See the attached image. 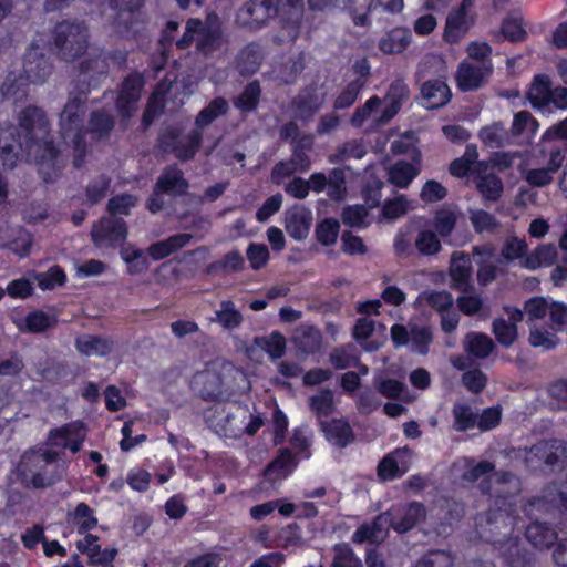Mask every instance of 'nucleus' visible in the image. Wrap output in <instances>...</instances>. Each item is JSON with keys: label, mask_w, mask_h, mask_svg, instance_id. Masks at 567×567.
I'll return each instance as SVG.
<instances>
[{"label": "nucleus", "mask_w": 567, "mask_h": 567, "mask_svg": "<svg viewBox=\"0 0 567 567\" xmlns=\"http://www.w3.org/2000/svg\"><path fill=\"white\" fill-rule=\"evenodd\" d=\"M202 141V132L198 128H194L183 138H178L175 131H168L162 136L161 143L164 151H172L179 161L187 162L195 157Z\"/></svg>", "instance_id": "nucleus-10"}, {"label": "nucleus", "mask_w": 567, "mask_h": 567, "mask_svg": "<svg viewBox=\"0 0 567 567\" xmlns=\"http://www.w3.org/2000/svg\"><path fill=\"white\" fill-rule=\"evenodd\" d=\"M137 204V198L131 194H120L109 199L106 210L109 216L115 218H123L122 216H128L131 209Z\"/></svg>", "instance_id": "nucleus-52"}, {"label": "nucleus", "mask_w": 567, "mask_h": 567, "mask_svg": "<svg viewBox=\"0 0 567 567\" xmlns=\"http://www.w3.org/2000/svg\"><path fill=\"white\" fill-rule=\"evenodd\" d=\"M511 505L498 503V505H494L495 508L489 507L477 514L475 532L480 539L496 547L513 534L516 517L511 514Z\"/></svg>", "instance_id": "nucleus-4"}, {"label": "nucleus", "mask_w": 567, "mask_h": 567, "mask_svg": "<svg viewBox=\"0 0 567 567\" xmlns=\"http://www.w3.org/2000/svg\"><path fill=\"white\" fill-rule=\"evenodd\" d=\"M410 30L395 28L381 38L379 49L386 54L401 53L410 43Z\"/></svg>", "instance_id": "nucleus-41"}, {"label": "nucleus", "mask_w": 567, "mask_h": 567, "mask_svg": "<svg viewBox=\"0 0 567 567\" xmlns=\"http://www.w3.org/2000/svg\"><path fill=\"white\" fill-rule=\"evenodd\" d=\"M114 127L113 117L105 111H93L89 120V130L99 137L109 136Z\"/></svg>", "instance_id": "nucleus-55"}, {"label": "nucleus", "mask_w": 567, "mask_h": 567, "mask_svg": "<svg viewBox=\"0 0 567 567\" xmlns=\"http://www.w3.org/2000/svg\"><path fill=\"white\" fill-rule=\"evenodd\" d=\"M419 171L408 162H398L389 171V181L400 188H405L416 177Z\"/></svg>", "instance_id": "nucleus-50"}, {"label": "nucleus", "mask_w": 567, "mask_h": 567, "mask_svg": "<svg viewBox=\"0 0 567 567\" xmlns=\"http://www.w3.org/2000/svg\"><path fill=\"white\" fill-rule=\"evenodd\" d=\"M421 94L426 102V109L431 110L445 105L451 99L450 87L440 80L426 81L422 85Z\"/></svg>", "instance_id": "nucleus-31"}, {"label": "nucleus", "mask_w": 567, "mask_h": 567, "mask_svg": "<svg viewBox=\"0 0 567 567\" xmlns=\"http://www.w3.org/2000/svg\"><path fill=\"white\" fill-rule=\"evenodd\" d=\"M324 103V96L319 94L316 87L301 91L291 101L295 115L302 122L310 121Z\"/></svg>", "instance_id": "nucleus-23"}, {"label": "nucleus", "mask_w": 567, "mask_h": 567, "mask_svg": "<svg viewBox=\"0 0 567 567\" xmlns=\"http://www.w3.org/2000/svg\"><path fill=\"white\" fill-rule=\"evenodd\" d=\"M320 427L326 440L339 449H343L354 441V433L344 420H321Z\"/></svg>", "instance_id": "nucleus-27"}, {"label": "nucleus", "mask_w": 567, "mask_h": 567, "mask_svg": "<svg viewBox=\"0 0 567 567\" xmlns=\"http://www.w3.org/2000/svg\"><path fill=\"white\" fill-rule=\"evenodd\" d=\"M228 111V103L224 97H215L209 104L204 107L195 120L196 128L199 131L208 126L218 116L226 114Z\"/></svg>", "instance_id": "nucleus-45"}, {"label": "nucleus", "mask_w": 567, "mask_h": 567, "mask_svg": "<svg viewBox=\"0 0 567 567\" xmlns=\"http://www.w3.org/2000/svg\"><path fill=\"white\" fill-rule=\"evenodd\" d=\"M367 151L363 144L358 140L346 142L336 154L330 155L331 163H342L349 158H361L365 155Z\"/></svg>", "instance_id": "nucleus-59"}, {"label": "nucleus", "mask_w": 567, "mask_h": 567, "mask_svg": "<svg viewBox=\"0 0 567 567\" xmlns=\"http://www.w3.org/2000/svg\"><path fill=\"white\" fill-rule=\"evenodd\" d=\"M59 453L50 450L30 449L23 453L17 467V474L25 488L43 489L61 480L48 467L55 463Z\"/></svg>", "instance_id": "nucleus-2"}, {"label": "nucleus", "mask_w": 567, "mask_h": 567, "mask_svg": "<svg viewBox=\"0 0 567 567\" xmlns=\"http://www.w3.org/2000/svg\"><path fill=\"white\" fill-rule=\"evenodd\" d=\"M224 43L221 21L216 13H208L197 29L196 49L204 55L219 50Z\"/></svg>", "instance_id": "nucleus-13"}, {"label": "nucleus", "mask_w": 567, "mask_h": 567, "mask_svg": "<svg viewBox=\"0 0 567 567\" xmlns=\"http://www.w3.org/2000/svg\"><path fill=\"white\" fill-rule=\"evenodd\" d=\"M25 154L28 157L33 155L44 182L50 183L55 179L60 169V151L54 146L52 140L45 137L31 144H25Z\"/></svg>", "instance_id": "nucleus-8"}, {"label": "nucleus", "mask_w": 567, "mask_h": 567, "mask_svg": "<svg viewBox=\"0 0 567 567\" xmlns=\"http://www.w3.org/2000/svg\"><path fill=\"white\" fill-rule=\"evenodd\" d=\"M412 452L409 447L396 449L388 454L378 465L379 477L385 481L404 475L409 470V463L403 461V458H409Z\"/></svg>", "instance_id": "nucleus-26"}, {"label": "nucleus", "mask_w": 567, "mask_h": 567, "mask_svg": "<svg viewBox=\"0 0 567 567\" xmlns=\"http://www.w3.org/2000/svg\"><path fill=\"white\" fill-rule=\"evenodd\" d=\"M19 126L24 131L25 144H31L50 136L49 120L45 112L34 105H30L21 111Z\"/></svg>", "instance_id": "nucleus-14"}, {"label": "nucleus", "mask_w": 567, "mask_h": 567, "mask_svg": "<svg viewBox=\"0 0 567 567\" xmlns=\"http://www.w3.org/2000/svg\"><path fill=\"white\" fill-rule=\"evenodd\" d=\"M312 224V214L303 206H293L286 212L285 228L286 231L296 240L307 238Z\"/></svg>", "instance_id": "nucleus-24"}, {"label": "nucleus", "mask_w": 567, "mask_h": 567, "mask_svg": "<svg viewBox=\"0 0 567 567\" xmlns=\"http://www.w3.org/2000/svg\"><path fill=\"white\" fill-rule=\"evenodd\" d=\"M262 58L261 47L256 43H250L238 53L236 68L244 76L252 75L259 70Z\"/></svg>", "instance_id": "nucleus-34"}, {"label": "nucleus", "mask_w": 567, "mask_h": 567, "mask_svg": "<svg viewBox=\"0 0 567 567\" xmlns=\"http://www.w3.org/2000/svg\"><path fill=\"white\" fill-rule=\"evenodd\" d=\"M533 107L543 109L550 103L551 83L547 75L539 74L534 81L527 93Z\"/></svg>", "instance_id": "nucleus-39"}, {"label": "nucleus", "mask_w": 567, "mask_h": 567, "mask_svg": "<svg viewBox=\"0 0 567 567\" xmlns=\"http://www.w3.org/2000/svg\"><path fill=\"white\" fill-rule=\"evenodd\" d=\"M565 161V155L557 147L549 150V159L545 167L525 171L524 179L533 187H546L554 181V175L559 171Z\"/></svg>", "instance_id": "nucleus-19"}, {"label": "nucleus", "mask_w": 567, "mask_h": 567, "mask_svg": "<svg viewBox=\"0 0 567 567\" xmlns=\"http://www.w3.org/2000/svg\"><path fill=\"white\" fill-rule=\"evenodd\" d=\"M246 12L251 21L257 24H262L280 13L274 0H250L246 4Z\"/></svg>", "instance_id": "nucleus-43"}, {"label": "nucleus", "mask_w": 567, "mask_h": 567, "mask_svg": "<svg viewBox=\"0 0 567 567\" xmlns=\"http://www.w3.org/2000/svg\"><path fill=\"white\" fill-rule=\"evenodd\" d=\"M470 220L474 230L478 234L493 231L499 227V221L495 216L483 209H471Z\"/></svg>", "instance_id": "nucleus-58"}, {"label": "nucleus", "mask_w": 567, "mask_h": 567, "mask_svg": "<svg viewBox=\"0 0 567 567\" xmlns=\"http://www.w3.org/2000/svg\"><path fill=\"white\" fill-rule=\"evenodd\" d=\"M496 348L492 338L480 332H470L464 339L465 351L476 359L487 358Z\"/></svg>", "instance_id": "nucleus-37"}, {"label": "nucleus", "mask_w": 567, "mask_h": 567, "mask_svg": "<svg viewBox=\"0 0 567 567\" xmlns=\"http://www.w3.org/2000/svg\"><path fill=\"white\" fill-rule=\"evenodd\" d=\"M525 536L528 543L539 550L550 548L558 538V534L551 525L537 519L530 520L525 529Z\"/></svg>", "instance_id": "nucleus-28"}, {"label": "nucleus", "mask_w": 567, "mask_h": 567, "mask_svg": "<svg viewBox=\"0 0 567 567\" xmlns=\"http://www.w3.org/2000/svg\"><path fill=\"white\" fill-rule=\"evenodd\" d=\"M558 251L555 244H542L532 254L525 256L522 265L528 269L549 267L557 260Z\"/></svg>", "instance_id": "nucleus-35"}, {"label": "nucleus", "mask_w": 567, "mask_h": 567, "mask_svg": "<svg viewBox=\"0 0 567 567\" xmlns=\"http://www.w3.org/2000/svg\"><path fill=\"white\" fill-rule=\"evenodd\" d=\"M475 186L482 197L488 202L498 200L504 189L502 179L495 174L478 176Z\"/></svg>", "instance_id": "nucleus-44"}, {"label": "nucleus", "mask_w": 567, "mask_h": 567, "mask_svg": "<svg viewBox=\"0 0 567 567\" xmlns=\"http://www.w3.org/2000/svg\"><path fill=\"white\" fill-rule=\"evenodd\" d=\"M414 245L417 251L424 256L437 255L442 249L437 234L432 230H421L415 238Z\"/></svg>", "instance_id": "nucleus-53"}, {"label": "nucleus", "mask_w": 567, "mask_h": 567, "mask_svg": "<svg viewBox=\"0 0 567 567\" xmlns=\"http://www.w3.org/2000/svg\"><path fill=\"white\" fill-rule=\"evenodd\" d=\"M473 7V0H462L461 4L447 14L444 30V39L447 42H457L474 24Z\"/></svg>", "instance_id": "nucleus-12"}, {"label": "nucleus", "mask_w": 567, "mask_h": 567, "mask_svg": "<svg viewBox=\"0 0 567 567\" xmlns=\"http://www.w3.org/2000/svg\"><path fill=\"white\" fill-rule=\"evenodd\" d=\"M494 477L495 484L498 486L493 493L494 505H498V503L509 505L508 498L519 492V480L511 472H498Z\"/></svg>", "instance_id": "nucleus-32"}, {"label": "nucleus", "mask_w": 567, "mask_h": 567, "mask_svg": "<svg viewBox=\"0 0 567 567\" xmlns=\"http://www.w3.org/2000/svg\"><path fill=\"white\" fill-rule=\"evenodd\" d=\"M89 38V28L84 22L61 21L52 32L53 53L64 62H74L87 51Z\"/></svg>", "instance_id": "nucleus-3"}, {"label": "nucleus", "mask_w": 567, "mask_h": 567, "mask_svg": "<svg viewBox=\"0 0 567 567\" xmlns=\"http://www.w3.org/2000/svg\"><path fill=\"white\" fill-rule=\"evenodd\" d=\"M261 87L257 80L249 82L244 90L233 99L234 106L241 112H254L260 101Z\"/></svg>", "instance_id": "nucleus-42"}, {"label": "nucleus", "mask_w": 567, "mask_h": 567, "mask_svg": "<svg viewBox=\"0 0 567 567\" xmlns=\"http://www.w3.org/2000/svg\"><path fill=\"white\" fill-rule=\"evenodd\" d=\"M494 548L508 567H530L534 561L533 554L522 545L519 537L513 534Z\"/></svg>", "instance_id": "nucleus-21"}, {"label": "nucleus", "mask_w": 567, "mask_h": 567, "mask_svg": "<svg viewBox=\"0 0 567 567\" xmlns=\"http://www.w3.org/2000/svg\"><path fill=\"white\" fill-rule=\"evenodd\" d=\"M305 63L301 54L289 56L281 63L278 71V78L285 84H291L296 81L297 76L303 71Z\"/></svg>", "instance_id": "nucleus-56"}, {"label": "nucleus", "mask_w": 567, "mask_h": 567, "mask_svg": "<svg viewBox=\"0 0 567 567\" xmlns=\"http://www.w3.org/2000/svg\"><path fill=\"white\" fill-rule=\"evenodd\" d=\"M311 412L321 421L323 416H328L334 411V398L330 389H321L318 394L309 399Z\"/></svg>", "instance_id": "nucleus-47"}, {"label": "nucleus", "mask_w": 567, "mask_h": 567, "mask_svg": "<svg viewBox=\"0 0 567 567\" xmlns=\"http://www.w3.org/2000/svg\"><path fill=\"white\" fill-rule=\"evenodd\" d=\"M233 413L229 403H216L206 411V422L216 434L224 437H236L238 429L233 426Z\"/></svg>", "instance_id": "nucleus-22"}, {"label": "nucleus", "mask_w": 567, "mask_h": 567, "mask_svg": "<svg viewBox=\"0 0 567 567\" xmlns=\"http://www.w3.org/2000/svg\"><path fill=\"white\" fill-rule=\"evenodd\" d=\"M291 342L302 353L313 354L321 348L322 334L313 326H300L295 330Z\"/></svg>", "instance_id": "nucleus-29"}, {"label": "nucleus", "mask_w": 567, "mask_h": 567, "mask_svg": "<svg viewBox=\"0 0 567 567\" xmlns=\"http://www.w3.org/2000/svg\"><path fill=\"white\" fill-rule=\"evenodd\" d=\"M561 502L564 501L559 494V486L549 484L542 489L539 495L527 499L522 509L530 520H540L543 516L556 511L563 512Z\"/></svg>", "instance_id": "nucleus-9"}, {"label": "nucleus", "mask_w": 567, "mask_h": 567, "mask_svg": "<svg viewBox=\"0 0 567 567\" xmlns=\"http://www.w3.org/2000/svg\"><path fill=\"white\" fill-rule=\"evenodd\" d=\"M492 73L491 62H462L456 71L455 80L461 91L477 90Z\"/></svg>", "instance_id": "nucleus-15"}, {"label": "nucleus", "mask_w": 567, "mask_h": 567, "mask_svg": "<svg viewBox=\"0 0 567 567\" xmlns=\"http://www.w3.org/2000/svg\"><path fill=\"white\" fill-rule=\"evenodd\" d=\"M454 560L450 553L434 549L425 553L415 564V567H453Z\"/></svg>", "instance_id": "nucleus-63"}, {"label": "nucleus", "mask_w": 567, "mask_h": 567, "mask_svg": "<svg viewBox=\"0 0 567 567\" xmlns=\"http://www.w3.org/2000/svg\"><path fill=\"white\" fill-rule=\"evenodd\" d=\"M235 367L225 360L215 361L194 377V386L205 400H214L229 393V377Z\"/></svg>", "instance_id": "nucleus-5"}, {"label": "nucleus", "mask_w": 567, "mask_h": 567, "mask_svg": "<svg viewBox=\"0 0 567 567\" xmlns=\"http://www.w3.org/2000/svg\"><path fill=\"white\" fill-rule=\"evenodd\" d=\"M472 271L470 256L463 251H454L449 267L450 287L458 292H473Z\"/></svg>", "instance_id": "nucleus-17"}, {"label": "nucleus", "mask_w": 567, "mask_h": 567, "mask_svg": "<svg viewBox=\"0 0 567 567\" xmlns=\"http://www.w3.org/2000/svg\"><path fill=\"white\" fill-rule=\"evenodd\" d=\"M25 153V144L20 140L19 131L13 125L0 130V161L8 169H13Z\"/></svg>", "instance_id": "nucleus-16"}, {"label": "nucleus", "mask_w": 567, "mask_h": 567, "mask_svg": "<svg viewBox=\"0 0 567 567\" xmlns=\"http://www.w3.org/2000/svg\"><path fill=\"white\" fill-rule=\"evenodd\" d=\"M567 462V446L560 440H540L529 447L527 467L560 470Z\"/></svg>", "instance_id": "nucleus-6"}, {"label": "nucleus", "mask_w": 567, "mask_h": 567, "mask_svg": "<svg viewBox=\"0 0 567 567\" xmlns=\"http://www.w3.org/2000/svg\"><path fill=\"white\" fill-rule=\"evenodd\" d=\"M75 349L84 355L105 357L113 351L114 342L110 338L82 334L75 339Z\"/></svg>", "instance_id": "nucleus-30"}, {"label": "nucleus", "mask_w": 567, "mask_h": 567, "mask_svg": "<svg viewBox=\"0 0 567 567\" xmlns=\"http://www.w3.org/2000/svg\"><path fill=\"white\" fill-rule=\"evenodd\" d=\"M313 135L303 134L296 141H291V163L297 165L299 172H306L310 168L311 161L308 156V152L313 147Z\"/></svg>", "instance_id": "nucleus-38"}, {"label": "nucleus", "mask_w": 567, "mask_h": 567, "mask_svg": "<svg viewBox=\"0 0 567 567\" xmlns=\"http://www.w3.org/2000/svg\"><path fill=\"white\" fill-rule=\"evenodd\" d=\"M394 525V511L390 509L388 512L381 513L378 515L373 522L372 525H370V528L372 530V543L373 544H380L382 543L386 537L389 533V528H393Z\"/></svg>", "instance_id": "nucleus-54"}, {"label": "nucleus", "mask_w": 567, "mask_h": 567, "mask_svg": "<svg viewBox=\"0 0 567 567\" xmlns=\"http://www.w3.org/2000/svg\"><path fill=\"white\" fill-rule=\"evenodd\" d=\"M458 215L456 210L450 207L439 209L433 218V227L441 237L450 236L457 223Z\"/></svg>", "instance_id": "nucleus-51"}, {"label": "nucleus", "mask_w": 567, "mask_h": 567, "mask_svg": "<svg viewBox=\"0 0 567 567\" xmlns=\"http://www.w3.org/2000/svg\"><path fill=\"white\" fill-rule=\"evenodd\" d=\"M296 466L295 456L288 450L281 451L280 455L277 456L271 463L264 470V475L269 481H275L287 475V471Z\"/></svg>", "instance_id": "nucleus-46"}, {"label": "nucleus", "mask_w": 567, "mask_h": 567, "mask_svg": "<svg viewBox=\"0 0 567 567\" xmlns=\"http://www.w3.org/2000/svg\"><path fill=\"white\" fill-rule=\"evenodd\" d=\"M419 299L437 312H447L454 305L452 293L446 290H426Z\"/></svg>", "instance_id": "nucleus-49"}, {"label": "nucleus", "mask_w": 567, "mask_h": 567, "mask_svg": "<svg viewBox=\"0 0 567 567\" xmlns=\"http://www.w3.org/2000/svg\"><path fill=\"white\" fill-rule=\"evenodd\" d=\"M254 344L265 350L270 358L279 359L285 354L286 339L280 332L275 331L270 336L256 337Z\"/></svg>", "instance_id": "nucleus-48"}, {"label": "nucleus", "mask_w": 567, "mask_h": 567, "mask_svg": "<svg viewBox=\"0 0 567 567\" xmlns=\"http://www.w3.org/2000/svg\"><path fill=\"white\" fill-rule=\"evenodd\" d=\"M333 549L336 556L331 567H362L361 560L355 557L348 544H337Z\"/></svg>", "instance_id": "nucleus-64"}, {"label": "nucleus", "mask_w": 567, "mask_h": 567, "mask_svg": "<svg viewBox=\"0 0 567 567\" xmlns=\"http://www.w3.org/2000/svg\"><path fill=\"white\" fill-rule=\"evenodd\" d=\"M209 320L210 322L219 323L225 329L233 330L243 323L244 317L236 308L234 301L223 300L219 305V309L215 311V316Z\"/></svg>", "instance_id": "nucleus-40"}, {"label": "nucleus", "mask_w": 567, "mask_h": 567, "mask_svg": "<svg viewBox=\"0 0 567 567\" xmlns=\"http://www.w3.org/2000/svg\"><path fill=\"white\" fill-rule=\"evenodd\" d=\"M354 346L347 344L333 349L329 354V361L336 369H347L358 363V358L353 353Z\"/></svg>", "instance_id": "nucleus-61"}, {"label": "nucleus", "mask_w": 567, "mask_h": 567, "mask_svg": "<svg viewBox=\"0 0 567 567\" xmlns=\"http://www.w3.org/2000/svg\"><path fill=\"white\" fill-rule=\"evenodd\" d=\"M426 517V509L422 503H410L402 514L394 512L393 529L399 534H404L412 529L419 522Z\"/></svg>", "instance_id": "nucleus-33"}, {"label": "nucleus", "mask_w": 567, "mask_h": 567, "mask_svg": "<svg viewBox=\"0 0 567 567\" xmlns=\"http://www.w3.org/2000/svg\"><path fill=\"white\" fill-rule=\"evenodd\" d=\"M493 333L496 340L504 347H511L517 339V327L499 318L493 321Z\"/></svg>", "instance_id": "nucleus-62"}, {"label": "nucleus", "mask_w": 567, "mask_h": 567, "mask_svg": "<svg viewBox=\"0 0 567 567\" xmlns=\"http://www.w3.org/2000/svg\"><path fill=\"white\" fill-rule=\"evenodd\" d=\"M107 63L105 58L96 55L84 60L80 64V73L74 85L84 94H89L93 87H96L101 78L107 73Z\"/></svg>", "instance_id": "nucleus-18"}, {"label": "nucleus", "mask_w": 567, "mask_h": 567, "mask_svg": "<svg viewBox=\"0 0 567 567\" xmlns=\"http://www.w3.org/2000/svg\"><path fill=\"white\" fill-rule=\"evenodd\" d=\"M85 433V427L82 423H69L60 429L52 430L48 437V444L51 446L60 445V442L78 439V434Z\"/></svg>", "instance_id": "nucleus-57"}, {"label": "nucleus", "mask_w": 567, "mask_h": 567, "mask_svg": "<svg viewBox=\"0 0 567 567\" xmlns=\"http://www.w3.org/2000/svg\"><path fill=\"white\" fill-rule=\"evenodd\" d=\"M155 193H163L169 196H183L189 187L184 172L176 164L167 165L155 183Z\"/></svg>", "instance_id": "nucleus-20"}, {"label": "nucleus", "mask_w": 567, "mask_h": 567, "mask_svg": "<svg viewBox=\"0 0 567 567\" xmlns=\"http://www.w3.org/2000/svg\"><path fill=\"white\" fill-rule=\"evenodd\" d=\"M23 71L34 83L44 82L52 73V65L38 47L31 48L24 55Z\"/></svg>", "instance_id": "nucleus-25"}, {"label": "nucleus", "mask_w": 567, "mask_h": 567, "mask_svg": "<svg viewBox=\"0 0 567 567\" xmlns=\"http://www.w3.org/2000/svg\"><path fill=\"white\" fill-rule=\"evenodd\" d=\"M31 240L21 229H13L9 226L0 227V247L24 255L29 251Z\"/></svg>", "instance_id": "nucleus-36"}, {"label": "nucleus", "mask_w": 567, "mask_h": 567, "mask_svg": "<svg viewBox=\"0 0 567 567\" xmlns=\"http://www.w3.org/2000/svg\"><path fill=\"white\" fill-rule=\"evenodd\" d=\"M87 95L82 93L76 85L69 93L68 102L60 113V131L64 138L71 136L73 147V165L81 168L86 155V145L83 140V121L86 112Z\"/></svg>", "instance_id": "nucleus-1"}, {"label": "nucleus", "mask_w": 567, "mask_h": 567, "mask_svg": "<svg viewBox=\"0 0 567 567\" xmlns=\"http://www.w3.org/2000/svg\"><path fill=\"white\" fill-rule=\"evenodd\" d=\"M128 235L127 224L123 218L103 216L92 226L90 236L96 248L115 249L123 246Z\"/></svg>", "instance_id": "nucleus-7"}, {"label": "nucleus", "mask_w": 567, "mask_h": 567, "mask_svg": "<svg viewBox=\"0 0 567 567\" xmlns=\"http://www.w3.org/2000/svg\"><path fill=\"white\" fill-rule=\"evenodd\" d=\"M1 93L7 99L21 100L27 95L25 79L21 75L10 73L1 85Z\"/></svg>", "instance_id": "nucleus-60"}, {"label": "nucleus", "mask_w": 567, "mask_h": 567, "mask_svg": "<svg viewBox=\"0 0 567 567\" xmlns=\"http://www.w3.org/2000/svg\"><path fill=\"white\" fill-rule=\"evenodd\" d=\"M144 84V78L138 72L124 78L116 99V109L122 117L130 118L136 112Z\"/></svg>", "instance_id": "nucleus-11"}]
</instances>
